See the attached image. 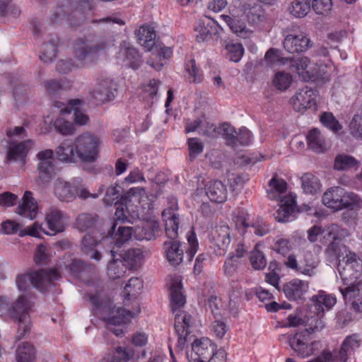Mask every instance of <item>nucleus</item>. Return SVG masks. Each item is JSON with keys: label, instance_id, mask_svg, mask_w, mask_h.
Segmentation results:
<instances>
[{"label": "nucleus", "instance_id": "f257e3e1", "mask_svg": "<svg viewBox=\"0 0 362 362\" xmlns=\"http://www.w3.org/2000/svg\"><path fill=\"white\" fill-rule=\"evenodd\" d=\"M85 298L92 305L93 315L104 320L109 330L117 337H122L124 334L127 323L140 312L139 308L134 312L127 311L122 308H116L102 290H97L95 293L89 291Z\"/></svg>", "mask_w": 362, "mask_h": 362}, {"label": "nucleus", "instance_id": "f03ea898", "mask_svg": "<svg viewBox=\"0 0 362 362\" xmlns=\"http://www.w3.org/2000/svg\"><path fill=\"white\" fill-rule=\"evenodd\" d=\"M168 289L171 310L175 315V329L178 336L177 346L182 350L187 341L192 317L187 313L180 310L186 303V298L183 293L182 279L180 276L170 277Z\"/></svg>", "mask_w": 362, "mask_h": 362}, {"label": "nucleus", "instance_id": "7ed1b4c3", "mask_svg": "<svg viewBox=\"0 0 362 362\" xmlns=\"http://www.w3.org/2000/svg\"><path fill=\"white\" fill-rule=\"evenodd\" d=\"M292 66L300 81L314 82L319 85L329 82L335 70L334 65L330 59L310 61L306 57L294 60Z\"/></svg>", "mask_w": 362, "mask_h": 362}, {"label": "nucleus", "instance_id": "20e7f679", "mask_svg": "<svg viewBox=\"0 0 362 362\" xmlns=\"http://www.w3.org/2000/svg\"><path fill=\"white\" fill-rule=\"evenodd\" d=\"M33 303L25 294H22L7 308L6 300L0 298V316L4 320L13 319L18 324L17 338L22 339L30 332L32 322L30 311Z\"/></svg>", "mask_w": 362, "mask_h": 362}, {"label": "nucleus", "instance_id": "39448f33", "mask_svg": "<svg viewBox=\"0 0 362 362\" xmlns=\"http://www.w3.org/2000/svg\"><path fill=\"white\" fill-rule=\"evenodd\" d=\"M306 329L290 335L288 338L291 348L297 356L305 358L313 356L317 350L318 342L312 341L310 334L320 332L325 327L322 320L317 319H307Z\"/></svg>", "mask_w": 362, "mask_h": 362}, {"label": "nucleus", "instance_id": "423d86ee", "mask_svg": "<svg viewBox=\"0 0 362 362\" xmlns=\"http://www.w3.org/2000/svg\"><path fill=\"white\" fill-rule=\"evenodd\" d=\"M103 49L98 45L93 46L86 40H79L74 47V62L60 60L57 64V69L59 73L65 74L73 68L89 66L98 58Z\"/></svg>", "mask_w": 362, "mask_h": 362}, {"label": "nucleus", "instance_id": "0eeeda50", "mask_svg": "<svg viewBox=\"0 0 362 362\" xmlns=\"http://www.w3.org/2000/svg\"><path fill=\"white\" fill-rule=\"evenodd\" d=\"M344 257L339 258L337 270L340 276L342 285L345 287L361 282L360 277L362 272V261L357 255L347 250L344 252Z\"/></svg>", "mask_w": 362, "mask_h": 362}, {"label": "nucleus", "instance_id": "6e6552de", "mask_svg": "<svg viewBox=\"0 0 362 362\" xmlns=\"http://www.w3.org/2000/svg\"><path fill=\"white\" fill-rule=\"evenodd\" d=\"M53 192L55 196L63 202H70L77 197L82 199L98 197L97 194L90 193L83 184L80 177H75L71 182L57 179L54 182Z\"/></svg>", "mask_w": 362, "mask_h": 362}, {"label": "nucleus", "instance_id": "1a4fd4ad", "mask_svg": "<svg viewBox=\"0 0 362 362\" xmlns=\"http://www.w3.org/2000/svg\"><path fill=\"white\" fill-rule=\"evenodd\" d=\"M60 276L59 272L55 269H42L30 274L18 275L16 284L21 292L27 291L31 286L43 291L53 281L59 279Z\"/></svg>", "mask_w": 362, "mask_h": 362}, {"label": "nucleus", "instance_id": "9d476101", "mask_svg": "<svg viewBox=\"0 0 362 362\" xmlns=\"http://www.w3.org/2000/svg\"><path fill=\"white\" fill-rule=\"evenodd\" d=\"M78 158L84 163H94L99 157L100 139L98 136L85 132L75 139Z\"/></svg>", "mask_w": 362, "mask_h": 362}, {"label": "nucleus", "instance_id": "9b49d317", "mask_svg": "<svg viewBox=\"0 0 362 362\" xmlns=\"http://www.w3.org/2000/svg\"><path fill=\"white\" fill-rule=\"evenodd\" d=\"M349 235L348 230L337 224H331L325 227V243L328 244L325 250L326 254L334 258L343 256L344 252L349 250L343 243Z\"/></svg>", "mask_w": 362, "mask_h": 362}, {"label": "nucleus", "instance_id": "f8f14e48", "mask_svg": "<svg viewBox=\"0 0 362 362\" xmlns=\"http://www.w3.org/2000/svg\"><path fill=\"white\" fill-rule=\"evenodd\" d=\"M69 115L71 111L66 104L56 102L52 112L44 117L45 123L52 125L62 135H71L75 133L76 129L74 124L67 118Z\"/></svg>", "mask_w": 362, "mask_h": 362}, {"label": "nucleus", "instance_id": "ddd939ff", "mask_svg": "<svg viewBox=\"0 0 362 362\" xmlns=\"http://www.w3.org/2000/svg\"><path fill=\"white\" fill-rule=\"evenodd\" d=\"M38 180L43 184L49 183L57 173L54 153L52 149H45L36 154Z\"/></svg>", "mask_w": 362, "mask_h": 362}, {"label": "nucleus", "instance_id": "4468645a", "mask_svg": "<svg viewBox=\"0 0 362 362\" xmlns=\"http://www.w3.org/2000/svg\"><path fill=\"white\" fill-rule=\"evenodd\" d=\"M122 204L128 211L136 213L137 216L142 210L151 209V204L146 194L144 187H132L122 196Z\"/></svg>", "mask_w": 362, "mask_h": 362}, {"label": "nucleus", "instance_id": "2eb2a0df", "mask_svg": "<svg viewBox=\"0 0 362 362\" xmlns=\"http://www.w3.org/2000/svg\"><path fill=\"white\" fill-rule=\"evenodd\" d=\"M118 86V83L112 77L102 76L97 79L91 95L99 102H110L115 98Z\"/></svg>", "mask_w": 362, "mask_h": 362}, {"label": "nucleus", "instance_id": "dca6fc26", "mask_svg": "<svg viewBox=\"0 0 362 362\" xmlns=\"http://www.w3.org/2000/svg\"><path fill=\"white\" fill-rule=\"evenodd\" d=\"M319 98L318 92L308 86L299 89L291 98L290 103L293 110L298 112H304L308 109L315 108Z\"/></svg>", "mask_w": 362, "mask_h": 362}, {"label": "nucleus", "instance_id": "f3484780", "mask_svg": "<svg viewBox=\"0 0 362 362\" xmlns=\"http://www.w3.org/2000/svg\"><path fill=\"white\" fill-rule=\"evenodd\" d=\"M318 263L319 260L315 255L311 252H306L299 262L295 255H289L285 262V265L299 274L311 276L315 274V269Z\"/></svg>", "mask_w": 362, "mask_h": 362}, {"label": "nucleus", "instance_id": "a211bd4d", "mask_svg": "<svg viewBox=\"0 0 362 362\" xmlns=\"http://www.w3.org/2000/svg\"><path fill=\"white\" fill-rule=\"evenodd\" d=\"M214 351V345L207 337L195 339L192 349L187 352V358L190 362H206Z\"/></svg>", "mask_w": 362, "mask_h": 362}, {"label": "nucleus", "instance_id": "6ab92c4d", "mask_svg": "<svg viewBox=\"0 0 362 362\" xmlns=\"http://www.w3.org/2000/svg\"><path fill=\"white\" fill-rule=\"evenodd\" d=\"M116 60L117 64L133 69H138L142 62L139 52L127 42L121 44Z\"/></svg>", "mask_w": 362, "mask_h": 362}, {"label": "nucleus", "instance_id": "aec40b11", "mask_svg": "<svg viewBox=\"0 0 362 362\" xmlns=\"http://www.w3.org/2000/svg\"><path fill=\"white\" fill-rule=\"evenodd\" d=\"M34 145L32 140H25L19 143L8 141L6 158L8 161L15 162L24 166L27 163L28 152Z\"/></svg>", "mask_w": 362, "mask_h": 362}, {"label": "nucleus", "instance_id": "412c9836", "mask_svg": "<svg viewBox=\"0 0 362 362\" xmlns=\"http://www.w3.org/2000/svg\"><path fill=\"white\" fill-rule=\"evenodd\" d=\"M45 220L49 230V232H45V234L54 235L65 230L67 226L68 216L65 212L52 207L46 211Z\"/></svg>", "mask_w": 362, "mask_h": 362}, {"label": "nucleus", "instance_id": "4be33fe9", "mask_svg": "<svg viewBox=\"0 0 362 362\" xmlns=\"http://www.w3.org/2000/svg\"><path fill=\"white\" fill-rule=\"evenodd\" d=\"M222 129L227 144L231 146H247L252 141V133L246 127H241L237 132L233 127L224 124Z\"/></svg>", "mask_w": 362, "mask_h": 362}, {"label": "nucleus", "instance_id": "5701e85b", "mask_svg": "<svg viewBox=\"0 0 362 362\" xmlns=\"http://www.w3.org/2000/svg\"><path fill=\"white\" fill-rule=\"evenodd\" d=\"M313 303V308L316 311L315 315L310 313L307 319H320L321 320L324 313L331 310L337 303V298L333 294L327 293L325 291H320L311 298Z\"/></svg>", "mask_w": 362, "mask_h": 362}, {"label": "nucleus", "instance_id": "b1692460", "mask_svg": "<svg viewBox=\"0 0 362 362\" xmlns=\"http://www.w3.org/2000/svg\"><path fill=\"white\" fill-rule=\"evenodd\" d=\"M346 304L351 305L356 312H362V281L349 286H339Z\"/></svg>", "mask_w": 362, "mask_h": 362}, {"label": "nucleus", "instance_id": "393cba45", "mask_svg": "<svg viewBox=\"0 0 362 362\" xmlns=\"http://www.w3.org/2000/svg\"><path fill=\"white\" fill-rule=\"evenodd\" d=\"M211 242L217 255H223L230 243V229L226 225L218 226L211 233Z\"/></svg>", "mask_w": 362, "mask_h": 362}, {"label": "nucleus", "instance_id": "a878e982", "mask_svg": "<svg viewBox=\"0 0 362 362\" xmlns=\"http://www.w3.org/2000/svg\"><path fill=\"white\" fill-rule=\"evenodd\" d=\"M311 46L310 38L304 33L287 35L284 40V47L290 53L303 52Z\"/></svg>", "mask_w": 362, "mask_h": 362}, {"label": "nucleus", "instance_id": "bb28decb", "mask_svg": "<svg viewBox=\"0 0 362 362\" xmlns=\"http://www.w3.org/2000/svg\"><path fill=\"white\" fill-rule=\"evenodd\" d=\"M148 253L141 248H132L126 250L121 257L129 270H137L145 262Z\"/></svg>", "mask_w": 362, "mask_h": 362}, {"label": "nucleus", "instance_id": "cd10ccee", "mask_svg": "<svg viewBox=\"0 0 362 362\" xmlns=\"http://www.w3.org/2000/svg\"><path fill=\"white\" fill-rule=\"evenodd\" d=\"M279 202L280 203L279 206L274 214L275 219L279 222L289 221L295 211L296 197L294 195H287Z\"/></svg>", "mask_w": 362, "mask_h": 362}, {"label": "nucleus", "instance_id": "c85d7f7f", "mask_svg": "<svg viewBox=\"0 0 362 362\" xmlns=\"http://www.w3.org/2000/svg\"><path fill=\"white\" fill-rule=\"evenodd\" d=\"M160 232L159 223L156 220L142 223L134 229V238L138 240H151L154 239Z\"/></svg>", "mask_w": 362, "mask_h": 362}, {"label": "nucleus", "instance_id": "c756f323", "mask_svg": "<svg viewBox=\"0 0 362 362\" xmlns=\"http://www.w3.org/2000/svg\"><path fill=\"white\" fill-rule=\"evenodd\" d=\"M37 204L33 197L31 192L26 191L18 206V214L31 220L37 217Z\"/></svg>", "mask_w": 362, "mask_h": 362}, {"label": "nucleus", "instance_id": "7c9ffc66", "mask_svg": "<svg viewBox=\"0 0 362 362\" xmlns=\"http://www.w3.org/2000/svg\"><path fill=\"white\" fill-rule=\"evenodd\" d=\"M286 190L287 183L282 178L274 176L269 182L267 192L269 199L280 201L284 199L285 196L293 195L288 193Z\"/></svg>", "mask_w": 362, "mask_h": 362}, {"label": "nucleus", "instance_id": "2f4dec72", "mask_svg": "<svg viewBox=\"0 0 362 362\" xmlns=\"http://www.w3.org/2000/svg\"><path fill=\"white\" fill-rule=\"evenodd\" d=\"M163 220L165 222V233L168 238L175 239L178 235L179 218L175 209L170 207L163 210Z\"/></svg>", "mask_w": 362, "mask_h": 362}, {"label": "nucleus", "instance_id": "473e14b6", "mask_svg": "<svg viewBox=\"0 0 362 362\" xmlns=\"http://www.w3.org/2000/svg\"><path fill=\"white\" fill-rule=\"evenodd\" d=\"M308 289V283L298 279L290 281L284 286V292L286 298L293 300L301 299Z\"/></svg>", "mask_w": 362, "mask_h": 362}, {"label": "nucleus", "instance_id": "72a5a7b5", "mask_svg": "<svg viewBox=\"0 0 362 362\" xmlns=\"http://www.w3.org/2000/svg\"><path fill=\"white\" fill-rule=\"evenodd\" d=\"M144 288V282L139 277H132L125 284L122 296L125 303L137 300Z\"/></svg>", "mask_w": 362, "mask_h": 362}, {"label": "nucleus", "instance_id": "f704fd0d", "mask_svg": "<svg viewBox=\"0 0 362 362\" xmlns=\"http://www.w3.org/2000/svg\"><path fill=\"white\" fill-rule=\"evenodd\" d=\"M116 223H114L111 228L112 231L111 237L112 243L117 247H120L124 244L129 243L132 238H134V229L130 226H119L117 228Z\"/></svg>", "mask_w": 362, "mask_h": 362}, {"label": "nucleus", "instance_id": "c9c22d12", "mask_svg": "<svg viewBox=\"0 0 362 362\" xmlns=\"http://www.w3.org/2000/svg\"><path fill=\"white\" fill-rule=\"evenodd\" d=\"M342 187H332L327 189L323 194L322 201L327 208L334 211H341V199Z\"/></svg>", "mask_w": 362, "mask_h": 362}, {"label": "nucleus", "instance_id": "e433bc0d", "mask_svg": "<svg viewBox=\"0 0 362 362\" xmlns=\"http://www.w3.org/2000/svg\"><path fill=\"white\" fill-rule=\"evenodd\" d=\"M301 188L303 193L309 195H316L322 191V183L317 176L307 173L300 177Z\"/></svg>", "mask_w": 362, "mask_h": 362}, {"label": "nucleus", "instance_id": "4c0bfd02", "mask_svg": "<svg viewBox=\"0 0 362 362\" xmlns=\"http://www.w3.org/2000/svg\"><path fill=\"white\" fill-rule=\"evenodd\" d=\"M172 55L173 49L171 47H160L159 49L151 53L147 60V64L152 68L160 70Z\"/></svg>", "mask_w": 362, "mask_h": 362}, {"label": "nucleus", "instance_id": "58836bf2", "mask_svg": "<svg viewBox=\"0 0 362 362\" xmlns=\"http://www.w3.org/2000/svg\"><path fill=\"white\" fill-rule=\"evenodd\" d=\"M164 253L168 262L173 266L179 265L183 260L184 252L178 242H165Z\"/></svg>", "mask_w": 362, "mask_h": 362}, {"label": "nucleus", "instance_id": "ea45409f", "mask_svg": "<svg viewBox=\"0 0 362 362\" xmlns=\"http://www.w3.org/2000/svg\"><path fill=\"white\" fill-rule=\"evenodd\" d=\"M139 43L145 49L150 50L155 45L156 31L153 27L150 25H143L136 30Z\"/></svg>", "mask_w": 362, "mask_h": 362}, {"label": "nucleus", "instance_id": "a19ab883", "mask_svg": "<svg viewBox=\"0 0 362 362\" xmlns=\"http://www.w3.org/2000/svg\"><path fill=\"white\" fill-rule=\"evenodd\" d=\"M206 194L211 202L223 203L227 199V189L221 181H214L206 185Z\"/></svg>", "mask_w": 362, "mask_h": 362}, {"label": "nucleus", "instance_id": "79ce46f5", "mask_svg": "<svg viewBox=\"0 0 362 362\" xmlns=\"http://www.w3.org/2000/svg\"><path fill=\"white\" fill-rule=\"evenodd\" d=\"M113 259L110 261L106 269V274L109 279L115 280L124 277L127 271V267L123 259H115V252L110 250Z\"/></svg>", "mask_w": 362, "mask_h": 362}, {"label": "nucleus", "instance_id": "37998d69", "mask_svg": "<svg viewBox=\"0 0 362 362\" xmlns=\"http://www.w3.org/2000/svg\"><path fill=\"white\" fill-rule=\"evenodd\" d=\"M99 242L100 240L98 238V233L96 231L86 234L82 240L83 251L96 261L101 259V255L94 249Z\"/></svg>", "mask_w": 362, "mask_h": 362}, {"label": "nucleus", "instance_id": "c03bdc74", "mask_svg": "<svg viewBox=\"0 0 362 362\" xmlns=\"http://www.w3.org/2000/svg\"><path fill=\"white\" fill-rule=\"evenodd\" d=\"M56 154L58 160L60 161L75 163L78 158L75 141L73 144L69 141H64L57 148Z\"/></svg>", "mask_w": 362, "mask_h": 362}, {"label": "nucleus", "instance_id": "a18cd8bd", "mask_svg": "<svg viewBox=\"0 0 362 362\" xmlns=\"http://www.w3.org/2000/svg\"><path fill=\"white\" fill-rule=\"evenodd\" d=\"M361 344L358 336L352 334L346 337L344 340L340 349L337 351L341 362H346L348 356L354 353Z\"/></svg>", "mask_w": 362, "mask_h": 362}, {"label": "nucleus", "instance_id": "49530a36", "mask_svg": "<svg viewBox=\"0 0 362 362\" xmlns=\"http://www.w3.org/2000/svg\"><path fill=\"white\" fill-rule=\"evenodd\" d=\"M134 355L132 349L124 346H117L105 355L103 362H128Z\"/></svg>", "mask_w": 362, "mask_h": 362}, {"label": "nucleus", "instance_id": "de8ad7c7", "mask_svg": "<svg viewBox=\"0 0 362 362\" xmlns=\"http://www.w3.org/2000/svg\"><path fill=\"white\" fill-rule=\"evenodd\" d=\"M307 143L308 147L317 153H323L328 148L325 137L317 129H313L308 132Z\"/></svg>", "mask_w": 362, "mask_h": 362}, {"label": "nucleus", "instance_id": "09e8293b", "mask_svg": "<svg viewBox=\"0 0 362 362\" xmlns=\"http://www.w3.org/2000/svg\"><path fill=\"white\" fill-rule=\"evenodd\" d=\"M83 103L81 100L74 99L69 100L66 104V107H69L71 114H74V123L79 126L86 125L89 122L88 116L81 111Z\"/></svg>", "mask_w": 362, "mask_h": 362}, {"label": "nucleus", "instance_id": "8fccbe9b", "mask_svg": "<svg viewBox=\"0 0 362 362\" xmlns=\"http://www.w3.org/2000/svg\"><path fill=\"white\" fill-rule=\"evenodd\" d=\"M249 214L243 209H238L233 213V221L236 229L244 235L251 228L252 222L249 219Z\"/></svg>", "mask_w": 362, "mask_h": 362}, {"label": "nucleus", "instance_id": "3c124183", "mask_svg": "<svg viewBox=\"0 0 362 362\" xmlns=\"http://www.w3.org/2000/svg\"><path fill=\"white\" fill-rule=\"evenodd\" d=\"M341 210H354L362 207V199L354 192L346 191L342 188Z\"/></svg>", "mask_w": 362, "mask_h": 362}, {"label": "nucleus", "instance_id": "603ef678", "mask_svg": "<svg viewBox=\"0 0 362 362\" xmlns=\"http://www.w3.org/2000/svg\"><path fill=\"white\" fill-rule=\"evenodd\" d=\"M224 49L226 57L235 63L241 60L245 51L242 44L233 41L226 42Z\"/></svg>", "mask_w": 362, "mask_h": 362}, {"label": "nucleus", "instance_id": "864d4df0", "mask_svg": "<svg viewBox=\"0 0 362 362\" xmlns=\"http://www.w3.org/2000/svg\"><path fill=\"white\" fill-rule=\"evenodd\" d=\"M123 188L119 183L108 187L105 191L103 202L106 205L111 206L118 202L122 204Z\"/></svg>", "mask_w": 362, "mask_h": 362}, {"label": "nucleus", "instance_id": "5fc2aeb1", "mask_svg": "<svg viewBox=\"0 0 362 362\" xmlns=\"http://www.w3.org/2000/svg\"><path fill=\"white\" fill-rule=\"evenodd\" d=\"M215 129L214 125L208 122L204 117L195 120L192 123L188 124L186 127L187 132L199 130L201 134L207 136L212 135L213 133L215 132Z\"/></svg>", "mask_w": 362, "mask_h": 362}, {"label": "nucleus", "instance_id": "6e6d98bb", "mask_svg": "<svg viewBox=\"0 0 362 362\" xmlns=\"http://www.w3.org/2000/svg\"><path fill=\"white\" fill-rule=\"evenodd\" d=\"M63 263L64 267L62 264L59 265L60 272L72 276H77L83 269V263L81 261L73 259L71 257H67Z\"/></svg>", "mask_w": 362, "mask_h": 362}, {"label": "nucleus", "instance_id": "4d7b16f0", "mask_svg": "<svg viewBox=\"0 0 362 362\" xmlns=\"http://www.w3.org/2000/svg\"><path fill=\"white\" fill-rule=\"evenodd\" d=\"M35 357V351L33 345L28 342L20 344L16 351L17 362H33Z\"/></svg>", "mask_w": 362, "mask_h": 362}, {"label": "nucleus", "instance_id": "13d9d810", "mask_svg": "<svg viewBox=\"0 0 362 362\" xmlns=\"http://www.w3.org/2000/svg\"><path fill=\"white\" fill-rule=\"evenodd\" d=\"M359 162L354 157L345 154L338 155L334 160V168L338 170H346L351 168L357 169Z\"/></svg>", "mask_w": 362, "mask_h": 362}, {"label": "nucleus", "instance_id": "bf43d9fd", "mask_svg": "<svg viewBox=\"0 0 362 362\" xmlns=\"http://www.w3.org/2000/svg\"><path fill=\"white\" fill-rule=\"evenodd\" d=\"M288 10L293 16L303 18L310 10V0H293Z\"/></svg>", "mask_w": 362, "mask_h": 362}, {"label": "nucleus", "instance_id": "052dcab7", "mask_svg": "<svg viewBox=\"0 0 362 362\" xmlns=\"http://www.w3.org/2000/svg\"><path fill=\"white\" fill-rule=\"evenodd\" d=\"M293 77L289 73L284 71L276 72L272 80L274 86L279 90L285 91L291 86Z\"/></svg>", "mask_w": 362, "mask_h": 362}, {"label": "nucleus", "instance_id": "680f3d73", "mask_svg": "<svg viewBox=\"0 0 362 362\" xmlns=\"http://www.w3.org/2000/svg\"><path fill=\"white\" fill-rule=\"evenodd\" d=\"M243 10L246 18L252 23H257L263 16L262 8L259 4H244Z\"/></svg>", "mask_w": 362, "mask_h": 362}, {"label": "nucleus", "instance_id": "e2e57ef3", "mask_svg": "<svg viewBox=\"0 0 362 362\" xmlns=\"http://www.w3.org/2000/svg\"><path fill=\"white\" fill-rule=\"evenodd\" d=\"M351 134L358 139H362V109L358 110L353 116L349 122Z\"/></svg>", "mask_w": 362, "mask_h": 362}, {"label": "nucleus", "instance_id": "0e129e2a", "mask_svg": "<svg viewBox=\"0 0 362 362\" xmlns=\"http://www.w3.org/2000/svg\"><path fill=\"white\" fill-rule=\"evenodd\" d=\"M186 76L190 83H201L203 78L202 73L197 67L195 61L191 59L185 66Z\"/></svg>", "mask_w": 362, "mask_h": 362}, {"label": "nucleus", "instance_id": "69168bd1", "mask_svg": "<svg viewBox=\"0 0 362 362\" xmlns=\"http://www.w3.org/2000/svg\"><path fill=\"white\" fill-rule=\"evenodd\" d=\"M321 123L327 129L337 133L342 129V126L331 112H324L320 116Z\"/></svg>", "mask_w": 362, "mask_h": 362}, {"label": "nucleus", "instance_id": "338daca9", "mask_svg": "<svg viewBox=\"0 0 362 362\" xmlns=\"http://www.w3.org/2000/svg\"><path fill=\"white\" fill-rule=\"evenodd\" d=\"M264 60L270 65H284L288 62V59L281 57L280 50L277 49H269L265 54Z\"/></svg>", "mask_w": 362, "mask_h": 362}, {"label": "nucleus", "instance_id": "774afa93", "mask_svg": "<svg viewBox=\"0 0 362 362\" xmlns=\"http://www.w3.org/2000/svg\"><path fill=\"white\" fill-rule=\"evenodd\" d=\"M325 228H322L321 226L315 225L310 228L307 231L308 240L310 243H315L320 241L322 243L325 244Z\"/></svg>", "mask_w": 362, "mask_h": 362}]
</instances>
